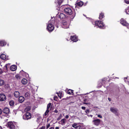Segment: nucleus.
<instances>
[{"label":"nucleus","instance_id":"obj_16","mask_svg":"<svg viewBox=\"0 0 129 129\" xmlns=\"http://www.w3.org/2000/svg\"><path fill=\"white\" fill-rule=\"evenodd\" d=\"M24 100V97L22 96H21L19 98L18 101L20 103H22Z\"/></svg>","mask_w":129,"mask_h":129},{"label":"nucleus","instance_id":"obj_21","mask_svg":"<svg viewBox=\"0 0 129 129\" xmlns=\"http://www.w3.org/2000/svg\"><path fill=\"white\" fill-rule=\"evenodd\" d=\"M6 55L4 54H2L1 55L0 58L2 59L5 60L6 59Z\"/></svg>","mask_w":129,"mask_h":129},{"label":"nucleus","instance_id":"obj_9","mask_svg":"<svg viewBox=\"0 0 129 129\" xmlns=\"http://www.w3.org/2000/svg\"><path fill=\"white\" fill-rule=\"evenodd\" d=\"M62 26L63 28H67L68 26V24L67 22L65 21H63L62 22Z\"/></svg>","mask_w":129,"mask_h":129},{"label":"nucleus","instance_id":"obj_28","mask_svg":"<svg viewBox=\"0 0 129 129\" xmlns=\"http://www.w3.org/2000/svg\"><path fill=\"white\" fill-rule=\"evenodd\" d=\"M63 0H57V3L59 5H60L61 3L63 2Z\"/></svg>","mask_w":129,"mask_h":129},{"label":"nucleus","instance_id":"obj_8","mask_svg":"<svg viewBox=\"0 0 129 129\" xmlns=\"http://www.w3.org/2000/svg\"><path fill=\"white\" fill-rule=\"evenodd\" d=\"M6 99V95L3 93L0 94V101H5Z\"/></svg>","mask_w":129,"mask_h":129},{"label":"nucleus","instance_id":"obj_11","mask_svg":"<svg viewBox=\"0 0 129 129\" xmlns=\"http://www.w3.org/2000/svg\"><path fill=\"white\" fill-rule=\"evenodd\" d=\"M76 6L79 7H81L83 5V3L81 1H77L76 3Z\"/></svg>","mask_w":129,"mask_h":129},{"label":"nucleus","instance_id":"obj_27","mask_svg":"<svg viewBox=\"0 0 129 129\" xmlns=\"http://www.w3.org/2000/svg\"><path fill=\"white\" fill-rule=\"evenodd\" d=\"M76 129H85L84 128H83V126H81V125H80L79 124L78 125V126L76 128Z\"/></svg>","mask_w":129,"mask_h":129},{"label":"nucleus","instance_id":"obj_43","mask_svg":"<svg viewBox=\"0 0 129 129\" xmlns=\"http://www.w3.org/2000/svg\"><path fill=\"white\" fill-rule=\"evenodd\" d=\"M108 100L109 101H111V99L110 98H108Z\"/></svg>","mask_w":129,"mask_h":129},{"label":"nucleus","instance_id":"obj_58","mask_svg":"<svg viewBox=\"0 0 129 129\" xmlns=\"http://www.w3.org/2000/svg\"><path fill=\"white\" fill-rule=\"evenodd\" d=\"M58 95V96H59V97H60V96L59 95Z\"/></svg>","mask_w":129,"mask_h":129},{"label":"nucleus","instance_id":"obj_31","mask_svg":"<svg viewBox=\"0 0 129 129\" xmlns=\"http://www.w3.org/2000/svg\"><path fill=\"white\" fill-rule=\"evenodd\" d=\"M49 112V110L48 109H47V110H46L45 112V116L47 115L48 114V113Z\"/></svg>","mask_w":129,"mask_h":129},{"label":"nucleus","instance_id":"obj_35","mask_svg":"<svg viewBox=\"0 0 129 129\" xmlns=\"http://www.w3.org/2000/svg\"><path fill=\"white\" fill-rule=\"evenodd\" d=\"M125 2L126 4H129V0H125Z\"/></svg>","mask_w":129,"mask_h":129},{"label":"nucleus","instance_id":"obj_6","mask_svg":"<svg viewBox=\"0 0 129 129\" xmlns=\"http://www.w3.org/2000/svg\"><path fill=\"white\" fill-rule=\"evenodd\" d=\"M54 27L53 25L51 23H49L47 26V28L49 32H51L54 29Z\"/></svg>","mask_w":129,"mask_h":129},{"label":"nucleus","instance_id":"obj_50","mask_svg":"<svg viewBox=\"0 0 129 129\" xmlns=\"http://www.w3.org/2000/svg\"><path fill=\"white\" fill-rule=\"evenodd\" d=\"M87 100V99H84V102H86Z\"/></svg>","mask_w":129,"mask_h":129},{"label":"nucleus","instance_id":"obj_33","mask_svg":"<svg viewBox=\"0 0 129 129\" xmlns=\"http://www.w3.org/2000/svg\"><path fill=\"white\" fill-rule=\"evenodd\" d=\"M25 96L26 97H27L29 96V94L27 92L25 94Z\"/></svg>","mask_w":129,"mask_h":129},{"label":"nucleus","instance_id":"obj_17","mask_svg":"<svg viewBox=\"0 0 129 129\" xmlns=\"http://www.w3.org/2000/svg\"><path fill=\"white\" fill-rule=\"evenodd\" d=\"M66 120L65 119H62L59 122V123L61 125H64L66 122Z\"/></svg>","mask_w":129,"mask_h":129},{"label":"nucleus","instance_id":"obj_19","mask_svg":"<svg viewBox=\"0 0 129 129\" xmlns=\"http://www.w3.org/2000/svg\"><path fill=\"white\" fill-rule=\"evenodd\" d=\"M14 94L16 97L18 98L20 96V93L18 91H15L14 92Z\"/></svg>","mask_w":129,"mask_h":129},{"label":"nucleus","instance_id":"obj_39","mask_svg":"<svg viewBox=\"0 0 129 129\" xmlns=\"http://www.w3.org/2000/svg\"><path fill=\"white\" fill-rule=\"evenodd\" d=\"M54 112L56 113H57L58 112V111L56 109L54 111Z\"/></svg>","mask_w":129,"mask_h":129},{"label":"nucleus","instance_id":"obj_46","mask_svg":"<svg viewBox=\"0 0 129 129\" xmlns=\"http://www.w3.org/2000/svg\"><path fill=\"white\" fill-rule=\"evenodd\" d=\"M84 103V104H86V105H89V104H90V103Z\"/></svg>","mask_w":129,"mask_h":129},{"label":"nucleus","instance_id":"obj_2","mask_svg":"<svg viewBox=\"0 0 129 129\" xmlns=\"http://www.w3.org/2000/svg\"><path fill=\"white\" fill-rule=\"evenodd\" d=\"M95 26H98L100 28L104 29L105 28V24L102 21L100 20L96 21L95 22Z\"/></svg>","mask_w":129,"mask_h":129},{"label":"nucleus","instance_id":"obj_7","mask_svg":"<svg viewBox=\"0 0 129 129\" xmlns=\"http://www.w3.org/2000/svg\"><path fill=\"white\" fill-rule=\"evenodd\" d=\"M110 110L112 112L115 114L116 115H118L119 114L118 112V110L116 108L111 107L110 109Z\"/></svg>","mask_w":129,"mask_h":129},{"label":"nucleus","instance_id":"obj_44","mask_svg":"<svg viewBox=\"0 0 129 129\" xmlns=\"http://www.w3.org/2000/svg\"><path fill=\"white\" fill-rule=\"evenodd\" d=\"M2 110L1 109H0V115L2 113Z\"/></svg>","mask_w":129,"mask_h":129},{"label":"nucleus","instance_id":"obj_12","mask_svg":"<svg viewBox=\"0 0 129 129\" xmlns=\"http://www.w3.org/2000/svg\"><path fill=\"white\" fill-rule=\"evenodd\" d=\"M70 39L74 42H76L77 41V38L75 36H71Z\"/></svg>","mask_w":129,"mask_h":129},{"label":"nucleus","instance_id":"obj_1","mask_svg":"<svg viewBox=\"0 0 129 129\" xmlns=\"http://www.w3.org/2000/svg\"><path fill=\"white\" fill-rule=\"evenodd\" d=\"M63 10L65 13L67 15H71L70 17L71 19H73L76 15V12L73 10H72L70 8H64Z\"/></svg>","mask_w":129,"mask_h":129},{"label":"nucleus","instance_id":"obj_48","mask_svg":"<svg viewBox=\"0 0 129 129\" xmlns=\"http://www.w3.org/2000/svg\"><path fill=\"white\" fill-rule=\"evenodd\" d=\"M23 72L24 73V72L22 70V71H21L20 72V73L21 74H22V73Z\"/></svg>","mask_w":129,"mask_h":129},{"label":"nucleus","instance_id":"obj_25","mask_svg":"<svg viewBox=\"0 0 129 129\" xmlns=\"http://www.w3.org/2000/svg\"><path fill=\"white\" fill-rule=\"evenodd\" d=\"M15 103L13 100H11L9 101V104L11 106H13L14 105Z\"/></svg>","mask_w":129,"mask_h":129},{"label":"nucleus","instance_id":"obj_42","mask_svg":"<svg viewBox=\"0 0 129 129\" xmlns=\"http://www.w3.org/2000/svg\"><path fill=\"white\" fill-rule=\"evenodd\" d=\"M69 116L68 115H66L65 116V118L66 119H68L69 118Z\"/></svg>","mask_w":129,"mask_h":129},{"label":"nucleus","instance_id":"obj_52","mask_svg":"<svg viewBox=\"0 0 129 129\" xmlns=\"http://www.w3.org/2000/svg\"><path fill=\"white\" fill-rule=\"evenodd\" d=\"M0 129H2V127L0 126Z\"/></svg>","mask_w":129,"mask_h":129},{"label":"nucleus","instance_id":"obj_22","mask_svg":"<svg viewBox=\"0 0 129 129\" xmlns=\"http://www.w3.org/2000/svg\"><path fill=\"white\" fill-rule=\"evenodd\" d=\"M27 80L26 79H23L21 80L22 83L23 84H26L27 83Z\"/></svg>","mask_w":129,"mask_h":129},{"label":"nucleus","instance_id":"obj_26","mask_svg":"<svg viewBox=\"0 0 129 129\" xmlns=\"http://www.w3.org/2000/svg\"><path fill=\"white\" fill-rule=\"evenodd\" d=\"M4 83V80H3L0 79V86L3 85Z\"/></svg>","mask_w":129,"mask_h":129},{"label":"nucleus","instance_id":"obj_38","mask_svg":"<svg viewBox=\"0 0 129 129\" xmlns=\"http://www.w3.org/2000/svg\"><path fill=\"white\" fill-rule=\"evenodd\" d=\"M98 117H99L100 118H102V116L100 115H98Z\"/></svg>","mask_w":129,"mask_h":129},{"label":"nucleus","instance_id":"obj_14","mask_svg":"<svg viewBox=\"0 0 129 129\" xmlns=\"http://www.w3.org/2000/svg\"><path fill=\"white\" fill-rule=\"evenodd\" d=\"M58 17L61 19H64L66 17V15L62 13H60Z\"/></svg>","mask_w":129,"mask_h":129},{"label":"nucleus","instance_id":"obj_18","mask_svg":"<svg viewBox=\"0 0 129 129\" xmlns=\"http://www.w3.org/2000/svg\"><path fill=\"white\" fill-rule=\"evenodd\" d=\"M105 17L104 13L102 12L100 14L99 18L100 20H102Z\"/></svg>","mask_w":129,"mask_h":129},{"label":"nucleus","instance_id":"obj_23","mask_svg":"<svg viewBox=\"0 0 129 129\" xmlns=\"http://www.w3.org/2000/svg\"><path fill=\"white\" fill-rule=\"evenodd\" d=\"M73 90L69 89L67 91V93L69 94H73Z\"/></svg>","mask_w":129,"mask_h":129},{"label":"nucleus","instance_id":"obj_54","mask_svg":"<svg viewBox=\"0 0 129 129\" xmlns=\"http://www.w3.org/2000/svg\"><path fill=\"white\" fill-rule=\"evenodd\" d=\"M54 98H55V97H54V100H55V99Z\"/></svg>","mask_w":129,"mask_h":129},{"label":"nucleus","instance_id":"obj_29","mask_svg":"<svg viewBox=\"0 0 129 129\" xmlns=\"http://www.w3.org/2000/svg\"><path fill=\"white\" fill-rule=\"evenodd\" d=\"M15 77L17 79H19L20 78V77L19 75L18 74H17L15 75Z\"/></svg>","mask_w":129,"mask_h":129},{"label":"nucleus","instance_id":"obj_30","mask_svg":"<svg viewBox=\"0 0 129 129\" xmlns=\"http://www.w3.org/2000/svg\"><path fill=\"white\" fill-rule=\"evenodd\" d=\"M125 12L127 14L129 15V6L127 8L125 9Z\"/></svg>","mask_w":129,"mask_h":129},{"label":"nucleus","instance_id":"obj_45","mask_svg":"<svg viewBox=\"0 0 129 129\" xmlns=\"http://www.w3.org/2000/svg\"><path fill=\"white\" fill-rule=\"evenodd\" d=\"M5 67L7 70V65H5Z\"/></svg>","mask_w":129,"mask_h":129},{"label":"nucleus","instance_id":"obj_49","mask_svg":"<svg viewBox=\"0 0 129 129\" xmlns=\"http://www.w3.org/2000/svg\"><path fill=\"white\" fill-rule=\"evenodd\" d=\"M59 127H56L55 128V129H59Z\"/></svg>","mask_w":129,"mask_h":129},{"label":"nucleus","instance_id":"obj_15","mask_svg":"<svg viewBox=\"0 0 129 129\" xmlns=\"http://www.w3.org/2000/svg\"><path fill=\"white\" fill-rule=\"evenodd\" d=\"M17 68V66L16 65H12L10 68L11 70L12 71H15Z\"/></svg>","mask_w":129,"mask_h":129},{"label":"nucleus","instance_id":"obj_51","mask_svg":"<svg viewBox=\"0 0 129 129\" xmlns=\"http://www.w3.org/2000/svg\"><path fill=\"white\" fill-rule=\"evenodd\" d=\"M61 118L60 117H59V118H58L57 119V120H59Z\"/></svg>","mask_w":129,"mask_h":129},{"label":"nucleus","instance_id":"obj_34","mask_svg":"<svg viewBox=\"0 0 129 129\" xmlns=\"http://www.w3.org/2000/svg\"><path fill=\"white\" fill-rule=\"evenodd\" d=\"M89 112L90 110L89 109H87L85 111V112L86 114L88 113Z\"/></svg>","mask_w":129,"mask_h":129},{"label":"nucleus","instance_id":"obj_13","mask_svg":"<svg viewBox=\"0 0 129 129\" xmlns=\"http://www.w3.org/2000/svg\"><path fill=\"white\" fill-rule=\"evenodd\" d=\"M3 113L6 114H8L9 112V108L6 107L3 110Z\"/></svg>","mask_w":129,"mask_h":129},{"label":"nucleus","instance_id":"obj_55","mask_svg":"<svg viewBox=\"0 0 129 129\" xmlns=\"http://www.w3.org/2000/svg\"><path fill=\"white\" fill-rule=\"evenodd\" d=\"M16 64H17V62H16Z\"/></svg>","mask_w":129,"mask_h":129},{"label":"nucleus","instance_id":"obj_53","mask_svg":"<svg viewBox=\"0 0 129 129\" xmlns=\"http://www.w3.org/2000/svg\"><path fill=\"white\" fill-rule=\"evenodd\" d=\"M10 64V63H7V64H6L7 65V64Z\"/></svg>","mask_w":129,"mask_h":129},{"label":"nucleus","instance_id":"obj_10","mask_svg":"<svg viewBox=\"0 0 129 129\" xmlns=\"http://www.w3.org/2000/svg\"><path fill=\"white\" fill-rule=\"evenodd\" d=\"M101 120L99 119L94 120L93 121L94 124L96 126H98L100 124Z\"/></svg>","mask_w":129,"mask_h":129},{"label":"nucleus","instance_id":"obj_36","mask_svg":"<svg viewBox=\"0 0 129 129\" xmlns=\"http://www.w3.org/2000/svg\"><path fill=\"white\" fill-rule=\"evenodd\" d=\"M50 125L49 123L47 124L46 126V128L48 129L50 126Z\"/></svg>","mask_w":129,"mask_h":129},{"label":"nucleus","instance_id":"obj_32","mask_svg":"<svg viewBox=\"0 0 129 129\" xmlns=\"http://www.w3.org/2000/svg\"><path fill=\"white\" fill-rule=\"evenodd\" d=\"M51 105V103H49L47 105V109H49Z\"/></svg>","mask_w":129,"mask_h":129},{"label":"nucleus","instance_id":"obj_40","mask_svg":"<svg viewBox=\"0 0 129 129\" xmlns=\"http://www.w3.org/2000/svg\"><path fill=\"white\" fill-rule=\"evenodd\" d=\"M45 126H42V127H41L40 129H45Z\"/></svg>","mask_w":129,"mask_h":129},{"label":"nucleus","instance_id":"obj_47","mask_svg":"<svg viewBox=\"0 0 129 129\" xmlns=\"http://www.w3.org/2000/svg\"><path fill=\"white\" fill-rule=\"evenodd\" d=\"M54 127H50L49 129H54Z\"/></svg>","mask_w":129,"mask_h":129},{"label":"nucleus","instance_id":"obj_41","mask_svg":"<svg viewBox=\"0 0 129 129\" xmlns=\"http://www.w3.org/2000/svg\"><path fill=\"white\" fill-rule=\"evenodd\" d=\"M81 108L82 109L85 110V107L82 106L81 107Z\"/></svg>","mask_w":129,"mask_h":129},{"label":"nucleus","instance_id":"obj_3","mask_svg":"<svg viewBox=\"0 0 129 129\" xmlns=\"http://www.w3.org/2000/svg\"><path fill=\"white\" fill-rule=\"evenodd\" d=\"M120 23L122 25L128 28H129V24L126 20L122 18L120 20Z\"/></svg>","mask_w":129,"mask_h":129},{"label":"nucleus","instance_id":"obj_24","mask_svg":"<svg viewBox=\"0 0 129 129\" xmlns=\"http://www.w3.org/2000/svg\"><path fill=\"white\" fill-rule=\"evenodd\" d=\"M79 124V123H75L72 125V126L75 128L77 127L78 125Z\"/></svg>","mask_w":129,"mask_h":129},{"label":"nucleus","instance_id":"obj_37","mask_svg":"<svg viewBox=\"0 0 129 129\" xmlns=\"http://www.w3.org/2000/svg\"><path fill=\"white\" fill-rule=\"evenodd\" d=\"M3 72L2 70L1 69H0V75L2 74Z\"/></svg>","mask_w":129,"mask_h":129},{"label":"nucleus","instance_id":"obj_4","mask_svg":"<svg viewBox=\"0 0 129 129\" xmlns=\"http://www.w3.org/2000/svg\"><path fill=\"white\" fill-rule=\"evenodd\" d=\"M31 118V114L29 112H26L23 116V118L24 119L28 120Z\"/></svg>","mask_w":129,"mask_h":129},{"label":"nucleus","instance_id":"obj_20","mask_svg":"<svg viewBox=\"0 0 129 129\" xmlns=\"http://www.w3.org/2000/svg\"><path fill=\"white\" fill-rule=\"evenodd\" d=\"M6 43L4 41H0V46L2 47L6 45Z\"/></svg>","mask_w":129,"mask_h":129},{"label":"nucleus","instance_id":"obj_5","mask_svg":"<svg viewBox=\"0 0 129 129\" xmlns=\"http://www.w3.org/2000/svg\"><path fill=\"white\" fill-rule=\"evenodd\" d=\"M15 123L12 121L9 122L7 123V125L8 127L11 129H15Z\"/></svg>","mask_w":129,"mask_h":129},{"label":"nucleus","instance_id":"obj_56","mask_svg":"<svg viewBox=\"0 0 129 129\" xmlns=\"http://www.w3.org/2000/svg\"><path fill=\"white\" fill-rule=\"evenodd\" d=\"M60 95V96H61V95L60 94V95Z\"/></svg>","mask_w":129,"mask_h":129},{"label":"nucleus","instance_id":"obj_59","mask_svg":"<svg viewBox=\"0 0 129 129\" xmlns=\"http://www.w3.org/2000/svg\"><path fill=\"white\" fill-rule=\"evenodd\" d=\"M119 96H118V97Z\"/></svg>","mask_w":129,"mask_h":129},{"label":"nucleus","instance_id":"obj_57","mask_svg":"<svg viewBox=\"0 0 129 129\" xmlns=\"http://www.w3.org/2000/svg\"><path fill=\"white\" fill-rule=\"evenodd\" d=\"M52 107H51L50 108V109H51V108H52Z\"/></svg>","mask_w":129,"mask_h":129}]
</instances>
